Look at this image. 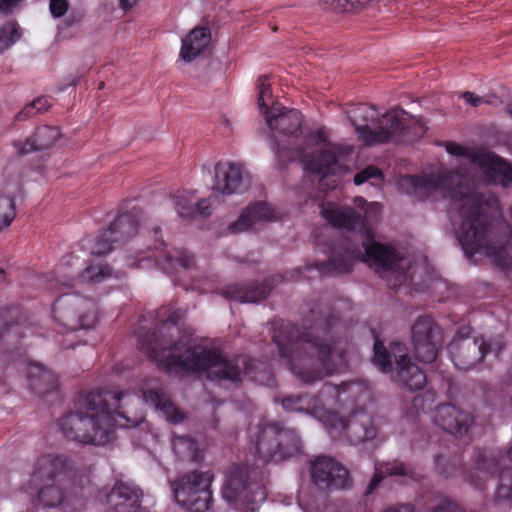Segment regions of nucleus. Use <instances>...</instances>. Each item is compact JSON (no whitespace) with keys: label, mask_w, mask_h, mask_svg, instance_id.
<instances>
[{"label":"nucleus","mask_w":512,"mask_h":512,"mask_svg":"<svg viewBox=\"0 0 512 512\" xmlns=\"http://www.w3.org/2000/svg\"><path fill=\"white\" fill-rule=\"evenodd\" d=\"M135 396L109 388L81 393L73 409L58 420V426L68 440L101 446L108 443L117 427H135L143 421L142 415H130L128 403Z\"/></svg>","instance_id":"f257e3e1"},{"label":"nucleus","mask_w":512,"mask_h":512,"mask_svg":"<svg viewBox=\"0 0 512 512\" xmlns=\"http://www.w3.org/2000/svg\"><path fill=\"white\" fill-rule=\"evenodd\" d=\"M178 322H162L159 331L138 334V347L159 369L169 375L187 376L206 373L212 381L240 382V369L215 347L191 346L187 339L160 337L163 331L179 330Z\"/></svg>","instance_id":"f03ea898"},{"label":"nucleus","mask_w":512,"mask_h":512,"mask_svg":"<svg viewBox=\"0 0 512 512\" xmlns=\"http://www.w3.org/2000/svg\"><path fill=\"white\" fill-rule=\"evenodd\" d=\"M453 204L458 208L462 223L458 232V241L468 257L484 253L494 259L495 264L508 269L512 266L509 253L511 228L500 223L501 239L493 242L491 237L495 224L484 212V196L472 191L468 186L458 185L450 192Z\"/></svg>","instance_id":"7ed1b4c3"},{"label":"nucleus","mask_w":512,"mask_h":512,"mask_svg":"<svg viewBox=\"0 0 512 512\" xmlns=\"http://www.w3.org/2000/svg\"><path fill=\"white\" fill-rule=\"evenodd\" d=\"M303 322H301L302 324ZM300 322H268L273 342L290 371L306 384L314 383L334 369L333 347L315 334L316 327Z\"/></svg>","instance_id":"20e7f679"},{"label":"nucleus","mask_w":512,"mask_h":512,"mask_svg":"<svg viewBox=\"0 0 512 512\" xmlns=\"http://www.w3.org/2000/svg\"><path fill=\"white\" fill-rule=\"evenodd\" d=\"M374 338L373 364L383 373H391L392 379L409 391L422 390L427 384L426 373L409 356L406 344L392 341L387 348L371 329Z\"/></svg>","instance_id":"39448f33"},{"label":"nucleus","mask_w":512,"mask_h":512,"mask_svg":"<svg viewBox=\"0 0 512 512\" xmlns=\"http://www.w3.org/2000/svg\"><path fill=\"white\" fill-rule=\"evenodd\" d=\"M255 453L264 462H281L302 453L301 439L295 429L277 422H263L249 429Z\"/></svg>","instance_id":"423d86ee"},{"label":"nucleus","mask_w":512,"mask_h":512,"mask_svg":"<svg viewBox=\"0 0 512 512\" xmlns=\"http://www.w3.org/2000/svg\"><path fill=\"white\" fill-rule=\"evenodd\" d=\"M154 241L148 245V250L160 251L159 255H154L156 262L161 266L163 271L167 273L176 285H181L185 291L199 290L200 293L213 292V289L204 288L200 285V280L196 279V263L195 257L186 249L173 248L169 251H162L165 242L161 236V228L152 227Z\"/></svg>","instance_id":"0eeeda50"},{"label":"nucleus","mask_w":512,"mask_h":512,"mask_svg":"<svg viewBox=\"0 0 512 512\" xmlns=\"http://www.w3.org/2000/svg\"><path fill=\"white\" fill-rule=\"evenodd\" d=\"M363 248L367 259L376 266L391 289L398 290L403 285L412 284L411 261L398 250L373 240L364 242Z\"/></svg>","instance_id":"6e6552de"},{"label":"nucleus","mask_w":512,"mask_h":512,"mask_svg":"<svg viewBox=\"0 0 512 512\" xmlns=\"http://www.w3.org/2000/svg\"><path fill=\"white\" fill-rule=\"evenodd\" d=\"M472 330L469 324L462 326L448 344L451 360L458 370L475 369L489 352L493 351L498 356L504 346L501 337L497 338L494 344L486 342L483 338H472Z\"/></svg>","instance_id":"1a4fd4ad"},{"label":"nucleus","mask_w":512,"mask_h":512,"mask_svg":"<svg viewBox=\"0 0 512 512\" xmlns=\"http://www.w3.org/2000/svg\"><path fill=\"white\" fill-rule=\"evenodd\" d=\"M251 472L247 464H233L229 467L222 488L223 498L227 502L239 507H249L266 500V488L258 482L250 481Z\"/></svg>","instance_id":"9d476101"},{"label":"nucleus","mask_w":512,"mask_h":512,"mask_svg":"<svg viewBox=\"0 0 512 512\" xmlns=\"http://www.w3.org/2000/svg\"><path fill=\"white\" fill-rule=\"evenodd\" d=\"M209 472L192 471L184 474L172 484L175 500L191 512H205L212 504Z\"/></svg>","instance_id":"9b49d317"},{"label":"nucleus","mask_w":512,"mask_h":512,"mask_svg":"<svg viewBox=\"0 0 512 512\" xmlns=\"http://www.w3.org/2000/svg\"><path fill=\"white\" fill-rule=\"evenodd\" d=\"M257 89V104L261 113L265 115L268 127L272 131L286 136L297 135L301 130L303 122L301 112L297 109L286 110L285 107H281L280 105L269 107L266 104L265 98L271 96L270 80L267 75H261L258 78Z\"/></svg>","instance_id":"f8f14e48"},{"label":"nucleus","mask_w":512,"mask_h":512,"mask_svg":"<svg viewBox=\"0 0 512 512\" xmlns=\"http://www.w3.org/2000/svg\"><path fill=\"white\" fill-rule=\"evenodd\" d=\"M329 253L327 261H315L294 269L291 272V278L305 279V273L309 271H317L320 276L347 274L352 271L356 261L363 259L360 248L353 247L349 243L338 248L329 247Z\"/></svg>","instance_id":"ddd939ff"},{"label":"nucleus","mask_w":512,"mask_h":512,"mask_svg":"<svg viewBox=\"0 0 512 512\" xmlns=\"http://www.w3.org/2000/svg\"><path fill=\"white\" fill-rule=\"evenodd\" d=\"M444 147L447 153L467 158L472 164L484 169L487 176L497 177L502 185L512 182V164L488 149H472L453 141H446Z\"/></svg>","instance_id":"4468645a"},{"label":"nucleus","mask_w":512,"mask_h":512,"mask_svg":"<svg viewBox=\"0 0 512 512\" xmlns=\"http://www.w3.org/2000/svg\"><path fill=\"white\" fill-rule=\"evenodd\" d=\"M311 479L321 490L347 489L352 484L348 469L339 461L326 455L316 457L310 464Z\"/></svg>","instance_id":"2eb2a0df"},{"label":"nucleus","mask_w":512,"mask_h":512,"mask_svg":"<svg viewBox=\"0 0 512 512\" xmlns=\"http://www.w3.org/2000/svg\"><path fill=\"white\" fill-rule=\"evenodd\" d=\"M140 210L133 208L131 211L118 214L108 229L100 236L92 254L102 256L113 249L114 243H125L131 239L139 227Z\"/></svg>","instance_id":"dca6fc26"},{"label":"nucleus","mask_w":512,"mask_h":512,"mask_svg":"<svg viewBox=\"0 0 512 512\" xmlns=\"http://www.w3.org/2000/svg\"><path fill=\"white\" fill-rule=\"evenodd\" d=\"M411 336L416 358L424 363L434 362L444 341L438 322H414Z\"/></svg>","instance_id":"f3484780"},{"label":"nucleus","mask_w":512,"mask_h":512,"mask_svg":"<svg viewBox=\"0 0 512 512\" xmlns=\"http://www.w3.org/2000/svg\"><path fill=\"white\" fill-rule=\"evenodd\" d=\"M284 280L281 274L271 275L261 282L253 284L233 283L223 286L217 293L228 300L243 303H258L265 300L272 289Z\"/></svg>","instance_id":"a211bd4d"},{"label":"nucleus","mask_w":512,"mask_h":512,"mask_svg":"<svg viewBox=\"0 0 512 512\" xmlns=\"http://www.w3.org/2000/svg\"><path fill=\"white\" fill-rule=\"evenodd\" d=\"M350 149L339 144H328L326 148L315 151L305 162V170L316 174L320 181L329 175H337L342 169V161L349 155Z\"/></svg>","instance_id":"6ab92c4d"},{"label":"nucleus","mask_w":512,"mask_h":512,"mask_svg":"<svg viewBox=\"0 0 512 512\" xmlns=\"http://www.w3.org/2000/svg\"><path fill=\"white\" fill-rule=\"evenodd\" d=\"M406 115L407 113L403 109H391L381 117L378 115L372 129L364 130L368 136L365 144L373 145L389 141L399 143L403 116Z\"/></svg>","instance_id":"aec40b11"},{"label":"nucleus","mask_w":512,"mask_h":512,"mask_svg":"<svg viewBox=\"0 0 512 512\" xmlns=\"http://www.w3.org/2000/svg\"><path fill=\"white\" fill-rule=\"evenodd\" d=\"M73 464L66 455L44 454L41 455L34 467L32 481L42 482L44 480L62 482L64 478H70Z\"/></svg>","instance_id":"412c9836"},{"label":"nucleus","mask_w":512,"mask_h":512,"mask_svg":"<svg viewBox=\"0 0 512 512\" xmlns=\"http://www.w3.org/2000/svg\"><path fill=\"white\" fill-rule=\"evenodd\" d=\"M473 422L474 417L471 413L450 403L438 405L434 415V423L453 435L467 433Z\"/></svg>","instance_id":"4be33fe9"},{"label":"nucleus","mask_w":512,"mask_h":512,"mask_svg":"<svg viewBox=\"0 0 512 512\" xmlns=\"http://www.w3.org/2000/svg\"><path fill=\"white\" fill-rule=\"evenodd\" d=\"M345 435L349 442L358 445L372 440L377 435V427L372 416L363 409L353 411L343 425Z\"/></svg>","instance_id":"5701e85b"},{"label":"nucleus","mask_w":512,"mask_h":512,"mask_svg":"<svg viewBox=\"0 0 512 512\" xmlns=\"http://www.w3.org/2000/svg\"><path fill=\"white\" fill-rule=\"evenodd\" d=\"M61 136L60 130L56 126H39L34 134L28 137L24 142L15 140L13 147L17 156H24L35 151H42L50 148Z\"/></svg>","instance_id":"b1692460"},{"label":"nucleus","mask_w":512,"mask_h":512,"mask_svg":"<svg viewBox=\"0 0 512 512\" xmlns=\"http://www.w3.org/2000/svg\"><path fill=\"white\" fill-rule=\"evenodd\" d=\"M109 512H137L140 506L139 490L122 481L116 482L106 494Z\"/></svg>","instance_id":"393cba45"},{"label":"nucleus","mask_w":512,"mask_h":512,"mask_svg":"<svg viewBox=\"0 0 512 512\" xmlns=\"http://www.w3.org/2000/svg\"><path fill=\"white\" fill-rule=\"evenodd\" d=\"M345 307H350V302L346 299L331 300L320 297L306 303L302 320H342L340 309Z\"/></svg>","instance_id":"a878e982"},{"label":"nucleus","mask_w":512,"mask_h":512,"mask_svg":"<svg viewBox=\"0 0 512 512\" xmlns=\"http://www.w3.org/2000/svg\"><path fill=\"white\" fill-rule=\"evenodd\" d=\"M274 209L265 202L257 201L249 205L239 216L238 220L231 223L227 230L230 234L244 232L253 225L276 219Z\"/></svg>","instance_id":"bb28decb"},{"label":"nucleus","mask_w":512,"mask_h":512,"mask_svg":"<svg viewBox=\"0 0 512 512\" xmlns=\"http://www.w3.org/2000/svg\"><path fill=\"white\" fill-rule=\"evenodd\" d=\"M142 397L147 404L161 412L168 421L178 424L184 420V414L175 406L162 385L143 388Z\"/></svg>","instance_id":"cd10ccee"},{"label":"nucleus","mask_w":512,"mask_h":512,"mask_svg":"<svg viewBox=\"0 0 512 512\" xmlns=\"http://www.w3.org/2000/svg\"><path fill=\"white\" fill-rule=\"evenodd\" d=\"M243 169L233 162H218L215 166L214 189L230 195L240 190L243 184Z\"/></svg>","instance_id":"c85d7f7f"},{"label":"nucleus","mask_w":512,"mask_h":512,"mask_svg":"<svg viewBox=\"0 0 512 512\" xmlns=\"http://www.w3.org/2000/svg\"><path fill=\"white\" fill-rule=\"evenodd\" d=\"M178 215L184 219H192L196 215L207 217L212 213V197L196 200L192 192H178L174 197Z\"/></svg>","instance_id":"c756f323"},{"label":"nucleus","mask_w":512,"mask_h":512,"mask_svg":"<svg viewBox=\"0 0 512 512\" xmlns=\"http://www.w3.org/2000/svg\"><path fill=\"white\" fill-rule=\"evenodd\" d=\"M322 217L334 228L354 230L360 223V215L351 207H338L333 203L321 206Z\"/></svg>","instance_id":"7c9ffc66"},{"label":"nucleus","mask_w":512,"mask_h":512,"mask_svg":"<svg viewBox=\"0 0 512 512\" xmlns=\"http://www.w3.org/2000/svg\"><path fill=\"white\" fill-rule=\"evenodd\" d=\"M386 475L405 476L415 481L419 480L420 478V475L410 464H406L399 460L386 462L376 467L375 473L367 487V493H371L380 484Z\"/></svg>","instance_id":"2f4dec72"},{"label":"nucleus","mask_w":512,"mask_h":512,"mask_svg":"<svg viewBox=\"0 0 512 512\" xmlns=\"http://www.w3.org/2000/svg\"><path fill=\"white\" fill-rule=\"evenodd\" d=\"M348 118L358 134V138L366 143L367 135L364 130H371L378 116V111L374 106L366 103L354 105L347 111Z\"/></svg>","instance_id":"473e14b6"},{"label":"nucleus","mask_w":512,"mask_h":512,"mask_svg":"<svg viewBox=\"0 0 512 512\" xmlns=\"http://www.w3.org/2000/svg\"><path fill=\"white\" fill-rule=\"evenodd\" d=\"M281 405L288 412H302L311 415H317L323 411L322 400L318 396L308 393L290 394L283 397Z\"/></svg>","instance_id":"72a5a7b5"},{"label":"nucleus","mask_w":512,"mask_h":512,"mask_svg":"<svg viewBox=\"0 0 512 512\" xmlns=\"http://www.w3.org/2000/svg\"><path fill=\"white\" fill-rule=\"evenodd\" d=\"M27 377L31 390L39 396L54 391L58 386L56 375L39 364L30 366Z\"/></svg>","instance_id":"f704fd0d"},{"label":"nucleus","mask_w":512,"mask_h":512,"mask_svg":"<svg viewBox=\"0 0 512 512\" xmlns=\"http://www.w3.org/2000/svg\"><path fill=\"white\" fill-rule=\"evenodd\" d=\"M73 259L72 255L64 257L63 262L57 266L54 273L46 280V288L48 290L65 295L67 293L66 290L73 287V281L76 276L70 269Z\"/></svg>","instance_id":"c9c22d12"},{"label":"nucleus","mask_w":512,"mask_h":512,"mask_svg":"<svg viewBox=\"0 0 512 512\" xmlns=\"http://www.w3.org/2000/svg\"><path fill=\"white\" fill-rule=\"evenodd\" d=\"M210 31L204 27L194 28L182 41L180 56L192 61L209 44Z\"/></svg>","instance_id":"e433bc0d"},{"label":"nucleus","mask_w":512,"mask_h":512,"mask_svg":"<svg viewBox=\"0 0 512 512\" xmlns=\"http://www.w3.org/2000/svg\"><path fill=\"white\" fill-rule=\"evenodd\" d=\"M476 469L483 473V477L477 476L474 477L472 475L465 476L466 480L469 481L472 485H474L478 489L485 488V479L484 477L489 475H494L500 469V460L499 458L491 452L479 451L476 456Z\"/></svg>","instance_id":"4c0bfd02"},{"label":"nucleus","mask_w":512,"mask_h":512,"mask_svg":"<svg viewBox=\"0 0 512 512\" xmlns=\"http://www.w3.org/2000/svg\"><path fill=\"white\" fill-rule=\"evenodd\" d=\"M70 495L66 493L62 482H53L41 487L37 495L39 505L44 508H54L63 504Z\"/></svg>","instance_id":"58836bf2"},{"label":"nucleus","mask_w":512,"mask_h":512,"mask_svg":"<svg viewBox=\"0 0 512 512\" xmlns=\"http://www.w3.org/2000/svg\"><path fill=\"white\" fill-rule=\"evenodd\" d=\"M172 448L178 459L182 461L199 462L202 459L198 443L190 436H174Z\"/></svg>","instance_id":"ea45409f"},{"label":"nucleus","mask_w":512,"mask_h":512,"mask_svg":"<svg viewBox=\"0 0 512 512\" xmlns=\"http://www.w3.org/2000/svg\"><path fill=\"white\" fill-rule=\"evenodd\" d=\"M404 181L408 183L415 191H420L425 195H429L441 189L444 186L445 179L432 175H407L404 177Z\"/></svg>","instance_id":"a19ab883"},{"label":"nucleus","mask_w":512,"mask_h":512,"mask_svg":"<svg viewBox=\"0 0 512 512\" xmlns=\"http://www.w3.org/2000/svg\"><path fill=\"white\" fill-rule=\"evenodd\" d=\"M341 396L343 397V404L345 403H358L361 400L367 399L370 396L369 386L364 381H348L341 383Z\"/></svg>","instance_id":"79ce46f5"},{"label":"nucleus","mask_w":512,"mask_h":512,"mask_svg":"<svg viewBox=\"0 0 512 512\" xmlns=\"http://www.w3.org/2000/svg\"><path fill=\"white\" fill-rule=\"evenodd\" d=\"M401 126L399 143L402 144H412L422 138L427 131V127L422 121L412 119L406 122L405 116H403V124Z\"/></svg>","instance_id":"37998d69"},{"label":"nucleus","mask_w":512,"mask_h":512,"mask_svg":"<svg viewBox=\"0 0 512 512\" xmlns=\"http://www.w3.org/2000/svg\"><path fill=\"white\" fill-rule=\"evenodd\" d=\"M112 276V268L108 264L99 263L86 267L80 279L86 283H101Z\"/></svg>","instance_id":"c03bdc74"},{"label":"nucleus","mask_w":512,"mask_h":512,"mask_svg":"<svg viewBox=\"0 0 512 512\" xmlns=\"http://www.w3.org/2000/svg\"><path fill=\"white\" fill-rule=\"evenodd\" d=\"M21 37L20 28L15 20H9L0 27V52L13 46Z\"/></svg>","instance_id":"a18cd8bd"},{"label":"nucleus","mask_w":512,"mask_h":512,"mask_svg":"<svg viewBox=\"0 0 512 512\" xmlns=\"http://www.w3.org/2000/svg\"><path fill=\"white\" fill-rule=\"evenodd\" d=\"M187 317V307L179 305L177 302L168 306H162L155 311L152 320H184Z\"/></svg>","instance_id":"49530a36"},{"label":"nucleus","mask_w":512,"mask_h":512,"mask_svg":"<svg viewBox=\"0 0 512 512\" xmlns=\"http://www.w3.org/2000/svg\"><path fill=\"white\" fill-rule=\"evenodd\" d=\"M16 217V206L13 197L0 195V231L11 225Z\"/></svg>","instance_id":"de8ad7c7"},{"label":"nucleus","mask_w":512,"mask_h":512,"mask_svg":"<svg viewBox=\"0 0 512 512\" xmlns=\"http://www.w3.org/2000/svg\"><path fill=\"white\" fill-rule=\"evenodd\" d=\"M495 499L500 501L512 500V468H504L501 470Z\"/></svg>","instance_id":"09e8293b"},{"label":"nucleus","mask_w":512,"mask_h":512,"mask_svg":"<svg viewBox=\"0 0 512 512\" xmlns=\"http://www.w3.org/2000/svg\"><path fill=\"white\" fill-rule=\"evenodd\" d=\"M318 396L323 403V409L326 405L343 404V397L341 396V384L325 383Z\"/></svg>","instance_id":"8fccbe9b"},{"label":"nucleus","mask_w":512,"mask_h":512,"mask_svg":"<svg viewBox=\"0 0 512 512\" xmlns=\"http://www.w3.org/2000/svg\"><path fill=\"white\" fill-rule=\"evenodd\" d=\"M50 105L51 99L49 97H38L16 114L15 121L26 120L32 115L45 111Z\"/></svg>","instance_id":"3c124183"},{"label":"nucleus","mask_w":512,"mask_h":512,"mask_svg":"<svg viewBox=\"0 0 512 512\" xmlns=\"http://www.w3.org/2000/svg\"><path fill=\"white\" fill-rule=\"evenodd\" d=\"M435 467L437 472L446 478L455 476L458 471L456 459H451L450 457H445L443 455L436 456Z\"/></svg>","instance_id":"603ef678"},{"label":"nucleus","mask_w":512,"mask_h":512,"mask_svg":"<svg viewBox=\"0 0 512 512\" xmlns=\"http://www.w3.org/2000/svg\"><path fill=\"white\" fill-rule=\"evenodd\" d=\"M337 8L342 12L358 13L364 9L370 0H336Z\"/></svg>","instance_id":"864d4df0"},{"label":"nucleus","mask_w":512,"mask_h":512,"mask_svg":"<svg viewBox=\"0 0 512 512\" xmlns=\"http://www.w3.org/2000/svg\"><path fill=\"white\" fill-rule=\"evenodd\" d=\"M381 176V170L374 165H370L356 173L353 181L355 185H361L369 179L380 178Z\"/></svg>","instance_id":"5fc2aeb1"},{"label":"nucleus","mask_w":512,"mask_h":512,"mask_svg":"<svg viewBox=\"0 0 512 512\" xmlns=\"http://www.w3.org/2000/svg\"><path fill=\"white\" fill-rule=\"evenodd\" d=\"M475 510L476 508L466 511L456 502L448 498H443L437 505L431 508L430 512H475Z\"/></svg>","instance_id":"6e6d98bb"},{"label":"nucleus","mask_w":512,"mask_h":512,"mask_svg":"<svg viewBox=\"0 0 512 512\" xmlns=\"http://www.w3.org/2000/svg\"><path fill=\"white\" fill-rule=\"evenodd\" d=\"M85 482V485H81L79 487L73 483L72 491L76 497L88 500L96 493L97 490L88 478L85 479Z\"/></svg>","instance_id":"4d7b16f0"},{"label":"nucleus","mask_w":512,"mask_h":512,"mask_svg":"<svg viewBox=\"0 0 512 512\" xmlns=\"http://www.w3.org/2000/svg\"><path fill=\"white\" fill-rule=\"evenodd\" d=\"M0 320H25L18 306L0 307Z\"/></svg>","instance_id":"13d9d810"},{"label":"nucleus","mask_w":512,"mask_h":512,"mask_svg":"<svg viewBox=\"0 0 512 512\" xmlns=\"http://www.w3.org/2000/svg\"><path fill=\"white\" fill-rule=\"evenodd\" d=\"M67 0H50L49 9L54 18L62 17L68 10Z\"/></svg>","instance_id":"bf43d9fd"},{"label":"nucleus","mask_w":512,"mask_h":512,"mask_svg":"<svg viewBox=\"0 0 512 512\" xmlns=\"http://www.w3.org/2000/svg\"><path fill=\"white\" fill-rule=\"evenodd\" d=\"M461 97L466 101V103L473 107L480 106L481 104H483L484 101V97L477 96L473 92L469 91L463 92Z\"/></svg>","instance_id":"052dcab7"},{"label":"nucleus","mask_w":512,"mask_h":512,"mask_svg":"<svg viewBox=\"0 0 512 512\" xmlns=\"http://www.w3.org/2000/svg\"><path fill=\"white\" fill-rule=\"evenodd\" d=\"M137 2L138 0H119V6L123 11H129Z\"/></svg>","instance_id":"680f3d73"},{"label":"nucleus","mask_w":512,"mask_h":512,"mask_svg":"<svg viewBox=\"0 0 512 512\" xmlns=\"http://www.w3.org/2000/svg\"><path fill=\"white\" fill-rule=\"evenodd\" d=\"M383 512H413V509L409 505H400L398 507H391Z\"/></svg>","instance_id":"e2e57ef3"},{"label":"nucleus","mask_w":512,"mask_h":512,"mask_svg":"<svg viewBox=\"0 0 512 512\" xmlns=\"http://www.w3.org/2000/svg\"><path fill=\"white\" fill-rule=\"evenodd\" d=\"M483 97H484L483 104L497 105L498 103H501L499 98L496 96H483Z\"/></svg>","instance_id":"0e129e2a"},{"label":"nucleus","mask_w":512,"mask_h":512,"mask_svg":"<svg viewBox=\"0 0 512 512\" xmlns=\"http://www.w3.org/2000/svg\"><path fill=\"white\" fill-rule=\"evenodd\" d=\"M506 110L509 113V115L512 117V102L507 104Z\"/></svg>","instance_id":"69168bd1"},{"label":"nucleus","mask_w":512,"mask_h":512,"mask_svg":"<svg viewBox=\"0 0 512 512\" xmlns=\"http://www.w3.org/2000/svg\"><path fill=\"white\" fill-rule=\"evenodd\" d=\"M475 512H486V508L484 506L476 508Z\"/></svg>","instance_id":"338daca9"},{"label":"nucleus","mask_w":512,"mask_h":512,"mask_svg":"<svg viewBox=\"0 0 512 512\" xmlns=\"http://www.w3.org/2000/svg\"><path fill=\"white\" fill-rule=\"evenodd\" d=\"M508 458L512 461V447L507 452Z\"/></svg>","instance_id":"774afa93"}]
</instances>
